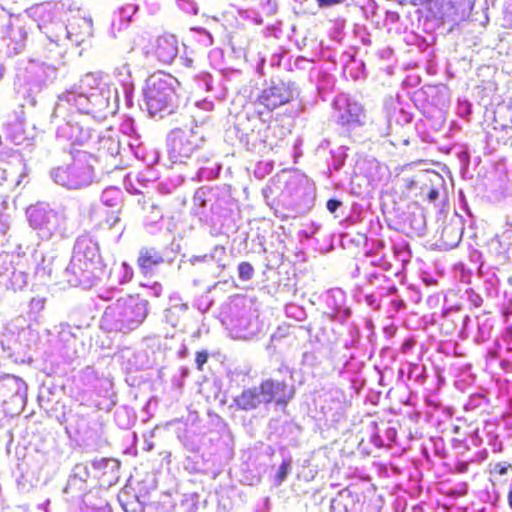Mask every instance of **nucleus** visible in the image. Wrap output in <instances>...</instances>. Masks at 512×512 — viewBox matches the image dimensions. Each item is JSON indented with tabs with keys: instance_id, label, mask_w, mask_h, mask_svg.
Masks as SVG:
<instances>
[{
	"instance_id": "nucleus-9",
	"label": "nucleus",
	"mask_w": 512,
	"mask_h": 512,
	"mask_svg": "<svg viewBox=\"0 0 512 512\" xmlns=\"http://www.w3.org/2000/svg\"><path fill=\"white\" fill-rule=\"evenodd\" d=\"M263 402L262 394L259 388H246L233 399V403L238 410L250 411L257 409Z\"/></svg>"
},
{
	"instance_id": "nucleus-14",
	"label": "nucleus",
	"mask_w": 512,
	"mask_h": 512,
	"mask_svg": "<svg viewBox=\"0 0 512 512\" xmlns=\"http://www.w3.org/2000/svg\"><path fill=\"white\" fill-rule=\"evenodd\" d=\"M509 469H512V465L511 464H506V463L498 462V463H494V464L490 465L489 473L490 474H494V475L502 476V475L507 474Z\"/></svg>"
},
{
	"instance_id": "nucleus-3",
	"label": "nucleus",
	"mask_w": 512,
	"mask_h": 512,
	"mask_svg": "<svg viewBox=\"0 0 512 512\" xmlns=\"http://www.w3.org/2000/svg\"><path fill=\"white\" fill-rule=\"evenodd\" d=\"M292 98V91L288 85L283 82L273 84L263 89L257 97L255 101V104L259 107L257 114L262 116L264 113H270L279 106L290 102Z\"/></svg>"
},
{
	"instance_id": "nucleus-25",
	"label": "nucleus",
	"mask_w": 512,
	"mask_h": 512,
	"mask_svg": "<svg viewBox=\"0 0 512 512\" xmlns=\"http://www.w3.org/2000/svg\"><path fill=\"white\" fill-rule=\"evenodd\" d=\"M413 181L409 182L408 187H411L413 185Z\"/></svg>"
},
{
	"instance_id": "nucleus-22",
	"label": "nucleus",
	"mask_w": 512,
	"mask_h": 512,
	"mask_svg": "<svg viewBox=\"0 0 512 512\" xmlns=\"http://www.w3.org/2000/svg\"><path fill=\"white\" fill-rule=\"evenodd\" d=\"M123 509H124L125 512H142V509L139 508V507H135V508L129 509V505L128 504L123 505Z\"/></svg>"
},
{
	"instance_id": "nucleus-18",
	"label": "nucleus",
	"mask_w": 512,
	"mask_h": 512,
	"mask_svg": "<svg viewBox=\"0 0 512 512\" xmlns=\"http://www.w3.org/2000/svg\"><path fill=\"white\" fill-rule=\"evenodd\" d=\"M320 7L332 6L340 3L342 0H316Z\"/></svg>"
},
{
	"instance_id": "nucleus-5",
	"label": "nucleus",
	"mask_w": 512,
	"mask_h": 512,
	"mask_svg": "<svg viewBox=\"0 0 512 512\" xmlns=\"http://www.w3.org/2000/svg\"><path fill=\"white\" fill-rule=\"evenodd\" d=\"M56 179L63 186L77 189L92 181L93 168L83 163H73L57 169Z\"/></svg>"
},
{
	"instance_id": "nucleus-19",
	"label": "nucleus",
	"mask_w": 512,
	"mask_h": 512,
	"mask_svg": "<svg viewBox=\"0 0 512 512\" xmlns=\"http://www.w3.org/2000/svg\"><path fill=\"white\" fill-rule=\"evenodd\" d=\"M196 150V145L190 144L184 151L183 155L188 157L191 153H193Z\"/></svg>"
},
{
	"instance_id": "nucleus-17",
	"label": "nucleus",
	"mask_w": 512,
	"mask_h": 512,
	"mask_svg": "<svg viewBox=\"0 0 512 512\" xmlns=\"http://www.w3.org/2000/svg\"><path fill=\"white\" fill-rule=\"evenodd\" d=\"M468 470V464L466 462H458L455 464L453 471L456 473H465Z\"/></svg>"
},
{
	"instance_id": "nucleus-16",
	"label": "nucleus",
	"mask_w": 512,
	"mask_h": 512,
	"mask_svg": "<svg viewBox=\"0 0 512 512\" xmlns=\"http://www.w3.org/2000/svg\"><path fill=\"white\" fill-rule=\"evenodd\" d=\"M342 205V202L338 199H329L326 203V208L329 212L334 213Z\"/></svg>"
},
{
	"instance_id": "nucleus-7",
	"label": "nucleus",
	"mask_w": 512,
	"mask_h": 512,
	"mask_svg": "<svg viewBox=\"0 0 512 512\" xmlns=\"http://www.w3.org/2000/svg\"><path fill=\"white\" fill-rule=\"evenodd\" d=\"M178 54L177 39L174 35L163 34L156 40L154 55L164 65L171 64Z\"/></svg>"
},
{
	"instance_id": "nucleus-23",
	"label": "nucleus",
	"mask_w": 512,
	"mask_h": 512,
	"mask_svg": "<svg viewBox=\"0 0 512 512\" xmlns=\"http://www.w3.org/2000/svg\"><path fill=\"white\" fill-rule=\"evenodd\" d=\"M507 498H508V504H509L510 508L512 509V488L508 492V497Z\"/></svg>"
},
{
	"instance_id": "nucleus-12",
	"label": "nucleus",
	"mask_w": 512,
	"mask_h": 512,
	"mask_svg": "<svg viewBox=\"0 0 512 512\" xmlns=\"http://www.w3.org/2000/svg\"><path fill=\"white\" fill-rule=\"evenodd\" d=\"M238 276L243 281H249L254 275V267L247 261H242L237 267Z\"/></svg>"
},
{
	"instance_id": "nucleus-2",
	"label": "nucleus",
	"mask_w": 512,
	"mask_h": 512,
	"mask_svg": "<svg viewBox=\"0 0 512 512\" xmlns=\"http://www.w3.org/2000/svg\"><path fill=\"white\" fill-rule=\"evenodd\" d=\"M100 249L91 241L80 240L74 248L72 264L73 268L87 276L95 277V272L100 268Z\"/></svg>"
},
{
	"instance_id": "nucleus-24",
	"label": "nucleus",
	"mask_w": 512,
	"mask_h": 512,
	"mask_svg": "<svg viewBox=\"0 0 512 512\" xmlns=\"http://www.w3.org/2000/svg\"><path fill=\"white\" fill-rule=\"evenodd\" d=\"M121 267H123V268H127L128 266H127V264H126V263H122V264H121Z\"/></svg>"
},
{
	"instance_id": "nucleus-20",
	"label": "nucleus",
	"mask_w": 512,
	"mask_h": 512,
	"mask_svg": "<svg viewBox=\"0 0 512 512\" xmlns=\"http://www.w3.org/2000/svg\"><path fill=\"white\" fill-rule=\"evenodd\" d=\"M438 197V191L436 189H431L428 192V199L430 201H434Z\"/></svg>"
},
{
	"instance_id": "nucleus-13",
	"label": "nucleus",
	"mask_w": 512,
	"mask_h": 512,
	"mask_svg": "<svg viewBox=\"0 0 512 512\" xmlns=\"http://www.w3.org/2000/svg\"><path fill=\"white\" fill-rule=\"evenodd\" d=\"M290 470H291V460L290 459L283 460L278 469V472L275 475V482L277 485H280L281 483H283L285 481Z\"/></svg>"
},
{
	"instance_id": "nucleus-4",
	"label": "nucleus",
	"mask_w": 512,
	"mask_h": 512,
	"mask_svg": "<svg viewBox=\"0 0 512 512\" xmlns=\"http://www.w3.org/2000/svg\"><path fill=\"white\" fill-rule=\"evenodd\" d=\"M259 390L262 394L263 403H275L281 407H286L295 395L293 386L288 385L285 381L272 378L261 381Z\"/></svg>"
},
{
	"instance_id": "nucleus-11",
	"label": "nucleus",
	"mask_w": 512,
	"mask_h": 512,
	"mask_svg": "<svg viewBox=\"0 0 512 512\" xmlns=\"http://www.w3.org/2000/svg\"><path fill=\"white\" fill-rule=\"evenodd\" d=\"M494 133L492 136L498 144L504 146L512 145V126L509 125H495L493 127Z\"/></svg>"
},
{
	"instance_id": "nucleus-1",
	"label": "nucleus",
	"mask_w": 512,
	"mask_h": 512,
	"mask_svg": "<svg viewBox=\"0 0 512 512\" xmlns=\"http://www.w3.org/2000/svg\"><path fill=\"white\" fill-rule=\"evenodd\" d=\"M169 74L157 73L148 79L145 91L147 107L153 116L171 114L178 105V95Z\"/></svg>"
},
{
	"instance_id": "nucleus-6",
	"label": "nucleus",
	"mask_w": 512,
	"mask_h": 512,
	"mask_svg": "<svg viewBox=\"0 0 512 512\" xmlns=\"http://www.w3.org/2000/svg\"><path fill=\"white\" fill-rule=\"evenodd\" d=\"M122 326L132 330L138 327L147 316V301L129 296L118 303Z\"/></svg>"
},
{
	"instance_id": "nucleus-10",
	"label": "nucleus",
	"mask_w": 512,
	"mask_h": 512,
	"mask_svg": "<svg viewBox=\"0 0 512 512\" xmlns=\"http://www.w3.org/2000/svg\"><path fill=\"white\" fill-rule=\"evenodd\" d=\"M354 501V493L350 489H345L341 491L337 498L332 502V509L335 512H350L352 507H349V504H352Z\"/></svg>"
},
{
	"instance_id": "nucleus-8",
	"label": "nucleus",
	"mask_w": 512,
	"mask_h": 512,
	"mask_svg": "<svg viewBox=\"0 0 512 512\" xmlns=\"http://www.w3.org/2000/svg\"><path fill=\"white\" fill-rule=\"evenodd\" d=\"M164 261L163 252L156 247H142L137 257V265L144 276L152 275L153 268Z\"/></svg>"
},
{
	"instance_id": "nucleus-21",
	"label": "nucleus",
	"mask_w": 512,
	"mask_h": 512,
	"mask_svg": "<svg viewBox=\"0 0 512 512\" xmlns=\"http://www.w3.org/2000/svg\"><path fill=\"white\" fill-rule=\"evenodd\" d=\"M119 216L117 213H115L110 219H107V222H108V226L111 227L112 225H114L116 222L119 221Z\"/></svg>"
},
{
	"instance_id": "nucleus-15",
	"label": "nucleus",
	"mask_w": 512,
	"mask_h": 512,
	"mask_svg": "<svg viewBox=\"0 0 512 512\" xmlns=\"http://www.w3.org/2000/svg\"><path fill=\"white\" fill-rule=\"evenodd\" d=\"M208 353L206 351H198L195 355L196 367L199 371H203V366L208 360Z\"/></svg>"
}]
</instances>
